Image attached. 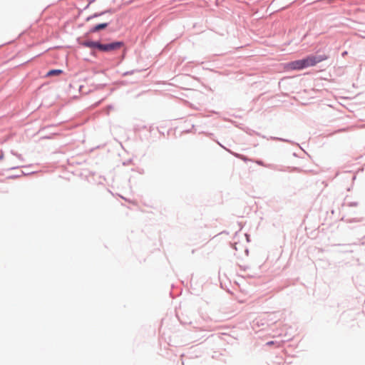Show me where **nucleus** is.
Segmentation results:
<instances>
[{
    "label": "nucleus",
    "mask_w": 365,
    "mask_h": 365,
    "mask_svg": "<svg viewBox=\"0 0 365 365\" xmlns=\"http://www.w3.org/2000/svg\"><path fill=\"white\" fill-rule=\"evenodd\" d=\"M326 58H327L325 56H312V55L308 56L306 58L301 59L302 69L308 68V67L314 66L317 63L323 61Z\"/></svg>",
    "instance_id": "nucleus-1"
},
{
    "label": "nucleus",
    "mask_w": 365,
    "mask_h": 365,
    "mask_svg": "<svg viewBox=\"0 0 365 365\" xmlns=\"http://www.w3.org/2000/svg\"><path fill=\"white\" fill-rule=\"evenodd\" d=\"M326 58H327L325 56H312V55L308 56L306 58L301 59L302 69L308 68V67L314 66L317 63L323 61Z\"/></svg>",
    "instance_id": "nucleus-2"
},
{
    "label": "nucleus",
    "mask_w": 365,
    "mask_h": 365,
    "mask_svg": "<svg viewBox=\"0 0 365 365\" xmlns=\"http://www.w3.org/2000/svg\"><path fill=\"white\" fill-rule=\"evenodd\" d=\"M122 45V42H113L107 44H102L99 43L98 49L102 51H110L120 48Z\"/></svg>",
    "instance_id": "nucleus-3"
},
{
    "label": "nucleus",
    "mask_w": 365,
    "mask_h": 365,
    "mask_svg": "<svg viewBox=\"0 0 365 365\" xmlns=\"http://www.w3.org/2000/svg\"><path fill=\"white\" fill-rule=\"evenodd\" d=\"M284 68L287 71L302 70V67L301 59L287 63L284 66Z\"/></svg>",
    "instance_id": "nucleus-4"
},
{
    "label": "nucleus",
    "mask_w": 365,
    "mask_h": 365,
    "mask_svg": "<svg viewBox=\"0 0 365 365\" xmlns=\"http://www.w3.org/2000/svg\"><path fill=\"white\" fill-rule=\"evenodd\" d=\"M83 45L93 48H97L98 49L99 42L97 41H87L83 43Z\"/></svg>",
    "instance_id": "nucleus-5"
},
{
    "label": "nucleus",
    "mask_w": 365,
    "mask_h": 365,
    "mask_svg": "<svg viewBox=\"0 0 365 365\" xmlns=\"http://www.w3.org/2000/svg\"><path fill=\"white\" fill-rule=\"evenodd\" d=\"M108 23H103V24H98V25L95 26L93 28H92L91 31V32H97L101 29H106L108 26Z\"/></svg>",
    "instance_id": "nucleus-6"
},
{
    "label": "nucleus",
    "mask_w": 365,
    "mask_h": 365,
    "mask_svg": "<svg viewBox=\"0 0 365 365\" xmlns=\"http://www.w3.org/2000/svg\"><path fill=\"white\" fill-rule=\"evenodd\" d=\"M62 73H63V71L61 69H53V70L49 71L47 73L46 76L49 77V76H58V75L61 74Z\"/></svg>",
    "instance_id": "nucleus-7"
},
{
    "label": "nucleus",
    "mask_w": 365,
    "mask_h": 365,
    "mask_svg": "<svg viewBox=\"0 0 365 365\" xmlns=\"http://www.w3.org/2000/svg\"><path fill=\"white\" fill-rule=\"evenodd\" d=\"M257 163L260 165H263V163L262 161H257Z\"/></svg>",
    "instance_id": "nucleus-8"
},
{
    "label": "nucleus",
    "mask_w": 365,
    "mask_h": 365,
    "mask_svg": "<svg viewBox=\"0 0 365 365\" xmlns=\"http://www.w3.org/2000/svg\"><path fill=\"white\" fill-rule=\"evenodd\" d=\"M240 158H241L242 160H246V158H245V157H243V156H240Z\"/></svg>",
    "instance_id": "nucleus-9"
},
{
    "label": "nucleus",
    "mask_w": 365,
    "mask_h": 365,
    "mask_svg": "<svg viewBox=\"0 0 365 365\" xmlns=\"http://www.w3.org/2000/svg\"><path fill=\"white\" fill-rule=\"evenodd\" d=\"M273 342L272 341H270V342H268L267 344H272Z\"/></svg>",
    "instance_id": "nucleus-10"
}]
</instances>
